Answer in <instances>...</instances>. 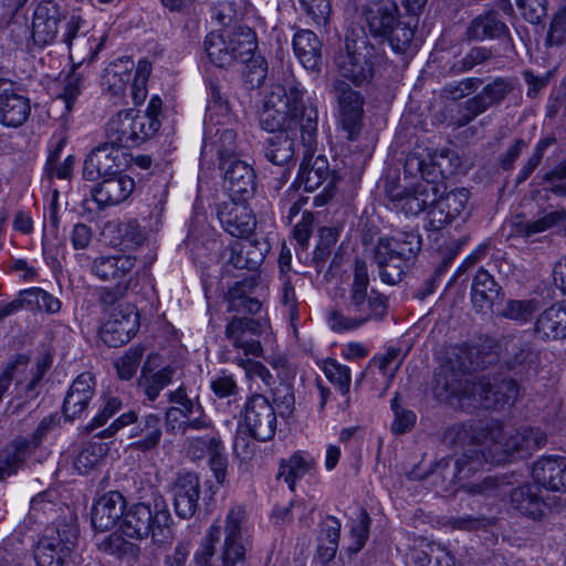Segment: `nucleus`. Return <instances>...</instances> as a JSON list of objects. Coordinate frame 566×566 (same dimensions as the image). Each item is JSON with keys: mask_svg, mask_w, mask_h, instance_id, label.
Here are the masks:
<instances>
[{"mask_svg": "<svg viewBox=\"0 0 566 566\" xmlns=\"http://www.w3.org/2000/svg\"><path fill=\"white\" fill-rule=\"evenodd\" d=\"M457 358L459 367L465 373L483 370L497 363L501 364L500 339L484 337L476 344L463 345L459 348Z\"/></svg>", "mask_w": 566, "mask_h": 566, "instance_id": "nucleus-21", "label": "nucleus"}, {"mask_svg": "<svg viewBox=\"0 0 566 566\" xmlns=\"http://www.w3.org/2000/svg\"><path fill=\"white\" fill-rule=\"evenodd\" d=\"M303 95L295 80L274 86L260 114V125L272 135L298 129L303 146L311 150L316 144L318 113L313 105H305Z\"/></svg>", "mask_w": 566, "mask_h": 566, "instance_id": "nucleus-1", "label": "nucleus"}, {"mask_svg": "<svg viewBox=\"0 0 566 566\" xmlns=\"http://www.w3.org/2000/svg\"><path fill=\"white\" fill-rule=\"evenodd\" d=\"M421 244V237L413 231L380 238L374 248L380 280L391 285L400 282L413 264Z\"/></svg>", "mask_w": 566, "mask_h": 566, "instance_id": "nucleus-5", "label": "nucleus"}, {"mask_svg": "<svg viewBox=\"0 0 566 566\" xmlns=\"http://www.w3.org/2000/svg\"><path fill=\"white\" fill-rule=\"evenodd\" d=\"M507 32L506 25L501 22L495 13L488 12L472 20L467 30L470 40L482 41L484 39H499Z\"/></svg>", "mask_w": 566, "mask_h": 566, "instance_id": "nucleus-49", "label": "nucleus"}, {"mask_svg": "<svg viewBox=\"0 0 566 566\" xmlns=\"http://www.w3.org/2000/svg\"><path fill=\"white\" fill-rule=\"evenodd\" d=\"M450 160L451 166H459V157L457 154L450 149L441 150L439 156L432 158V163H427L424 159L420 158L417 154H410L406 159V170L410 174L413 171L419 172L421 176L420 182H430L433 184L437 190L444 188V185L438 181L439 175L443 174H452L453 168L443 169V161Z\"/></svg>", "mask_w": 566, "mask_h": 566, "instance_id": "nucleus-28", "label": "nucleus"}, {"mask_svg": "<svg viewBox=\"0 0 566 566\" xmlns=\"http://www.w3.org/2000/svg\"><path fill=\"white\" fill-rule=\"evenodd\" d=\"M492 57L493 53L490 49L473 46L461 60L453 64L451 70L454 73H465L471 71L473 67L490 61Z\"/></svg>", "mask_w": 566, "mask_h": 566, "instance_id": "nucleus-61", "label": "nucleus"}, {"mask_svg": "<svg viewBox=\"0 0 566 566\" xmlns=\"http://www.w3.org/2000/svg\"><path fill=\"white\" fill-rule=\"evenodd\" d=\"M539 486L525 483L513 489L510 493V504L513 510L533 521H542L549 511L541 496Z\"/></svg>", "mask_w": 566, "mask_h": 566, "instance_id": "nucleus-33", "label": "nucleus"}, {"mask_svg": "<svg viewBox=\"0 0 566 566\" xmlns=\"http://www.w3.org/2000/svg\"><path fill=\"white\" fill-rule=\"evenodd\" d=\"M533 479L551 491H566V458L543 457L533 467Z\"/></svg>", "mask_w": 566, "mask_h": 566, "instance_id": "nucleus-38", "label": "nucleus"}, {"mask_svg": "<svg viewBox=\"0 0 566 566\" xmlns=\"http://www.w3.org/2000/svg\"><path fill=\"white\" fill-rule=\"evenodd\" d=\"M129 424H134L130 429L129 437L138 438L130 444L133 449L147 452L159 446L163 437L161 418L155 413H147L139 418L133 410L120 415L108 428L99 433V437H112L119 429Z\"/></svg>", "mask_w": 566, "mask_h": 566, "instance_id": "nucleus-13", "label": "nucleus"}, {"mask_svg": "<svg viewBox=\"0 0 566 566\" xmlns=\"http://www.w3.org/2000/svg\"><path fill=\"white\" fill-rule=\"evenodd\" d=\"M65 19L57 2H39L33 12L32 39L35 45L51 44L59 32V23Z\"/></svg>", "mask_w": 566, "mask_h": 566, "instance_id": "nucleus-25", "label": "nucleus"}, {"mask_svg": "<svg viewBox=\"0 0 566 566\" xmlns=\"http://www.w3.org/2000/svg\"><path fill=\"white\" fill-rule=\"evenodd\" d=\"M520 394V387L512 377L492 379L488 376L467 379L459 390V398L464 406V400H473L468 402V407H483L484 409L499 410L506 405L513 403Z\"/></svg>", "mask_w": 566, "mask_h": 566, "instance_id": "nucleus-8", "label": "nucleus"}, {"mask_svg": "<svg viewBox=\"0 0 566 566\" xmlns=\"http://www.w3.org/2000/svg\"><path fill=\"white\" fill-rule=\"evenodd\" d=\"M340 113V123L348 133V139H356L360 130L363 99L348 84L339 82L335 85Z\"/></svg>", "mask_w": 566, "mask_h": 566, "instance_id": "nucleus-30", "label": "nucleus"}, {"mask_svg": "<svg viewBox=\"0 0 566 566\" xmlns=\"http://www.w3.org/2000/svg\"><path fill=\"white\" fill-rule=\"evenodd\" d=\"M139 328V314L130 304H118L99 328V337L108 347L127 344Z\"/></svg>", "mask_w": 566, "mask_h": 566, "instance_id": "nucleus-17", "label": "nucleus"}, {"mask_svg": "<svg viewBox=\"0 0 566 566\" xmlns=\"http://www.w3.org/2000/svg\"><path fill=\"white\" fill-rule=\"evenodd\" d=\"M92 188L91 193L99 208L114 206L126 200L135 188L134 180L122 172H116Z\"/></svg>", "mask_w": 566, "mask_h": 566, "instance_id": "nucleus-31", "label": "nucleus"}, {"mask_svg": "<svg viewBox=\"0 0 566 566\" xmlns=\"http://www.w3.org/2000/svg\"><path fill=\"white\" fill-rule=\"evenodd\" d=\"M117 231L120 243L128 249L139 247L146 240L145 229L134 219L119 223Z\"/></svg>", "mask_w": 566, "mask_h": 566, "instance_id": "nucleus-63", "label": "nucleus"}, {"mask_svg": "<svg viewBox=\"0 0 566 566\" xmlns=\"http://www.w3.org/2000/svg\"><path fill=\"white\" fill-rule=\"evenodd\" d=\"M77 528L71 522H59L45 530L34 549L38 566H62L77 542Z\"/></svg>", "mask_w": 566, "mask_h": 566, "instance_id": "nucleus-11", "label": "nucleus"}, {"mask_svg": "<svg viewBox=\"0 0 566 566\" xmlns=\"http://www.w3.org/2000/svg\"><path fill=\"white\" fill-rule=\"evenodd\" d=\"M424 2H401L403 12L397 2H369L363 15L374 36L388 42L396 53H405L415 36L418 17Z\"/></svg>", "mask_w": 566, "mask_h": 566, "instance_id": "nucleus-4", "label": "nucleus"}, {"mask_svg": "<svg viewBox=\"0 0 566 566\" xmlns=\"http://www.w3.org/2000/svg\"><path fill=\"white\" fill-rule=\"evenodd\" d=\"M221 532L220 525L213 524L210 526L193 554L195 566H219L221 564V555L216 557V544L220 539Z\"/></svg>", "mask_w": 566, "mask_h": 566, "instance_id": "nucleus-51", "label": "nucleus"}, {"mask_svg": "<svg viewBox=\"0 0 566 566\" xmlns=\"http://www.w3.org/2000/svg\"><path fill=\"white\" fill-rule=\"evenodd\" d=\"M345 50V54L335 59L339 74L356 85L369 83L374 76L377 53L361 27L347 29Z\"/></svg>", "mask_w": 566, "mask_h": 566, "instance_id": "nucleus-7", "label": "nucleus"}, {"mask_svg": "<svg viewBox=\"0 0 566 566\" xmlns=\"http://www.w3.org/2000/svg\"><path fill=\"white\" fill-rule=\"evenodd\" d=\"M510 482L505 476H486L479 482H468L461 485V489L471 495H481L485 497L502 496L506 493V486Z\"/></svg>", "mask_w": 566, "mask_h": 566, "instance_id": "nucleus-54", "label": "nucleus"}, {"mask_svg": "<svg viewBox=\"0 0 566 566\" xmlns=\"http://www.w3.org/2000/svg\"><path fill=\"white\" fill-rule=\"evenodd\" d=\"M437 200V188L430 182H418L412 189H407L397 203L405 213L417 216Z\"/></svg>", "mask_w": 566, "mask_h": 566, "instance_id": "nucleus-46", "label": "nucleus"}, {"mask_svg": "<svg viewBox=\"0 0 566 566\" xmlns=\"http://www.w3.org/2000/svg\"><path fill=\"white\" fill-rule=\"evenodd\" d=\"M50 368V361L42 359L31 370V378L24 382L19 374L15 381V396L9 401L7 412L10 415H19L27 406L28 402L35 399L40 395L41 381Z\"/></svg>", "mask_w": 566, "mask_h": 566, "instance_id": "nucleus-35", "label": "nucleus"}, {"mask_svg": "<svg viewBox=\"0 0 566 566\" xmlns=\"http://www.w3.org/2000/svg\"><path fill=\"white\" fill-rule=\"evenodd\" d=\"M312 468V463L300 453L293 454L289 460L282 461L277 479H284L293 491L296 480L303 478Z\"/></svg>", "mask_w": 566, "mask_h": 566, "instance_id": "nucleus-58", "label": "nucleus"}, {"mask_svg": "<svg viewBox=\"0 0 566 566\" xmlns=\"http://www.w3.org/2000/svg\"><path fill=\"white\" fill-rule=\"evenodd\" d=\"M313 151L314 148L306 149V155L300 166L297 182L304 187L305 191H314L324 186L323 191L315 197L316 206H322L334 197L335 185L339 177L335 171L329 170L326 157L317 156L313 159L312 155L308 156V153Z\"/></svg>", "mask_w": 566, "mask_h": 566, "instance_id": "nucleus-14", "label": "nucleus"}, {"mask_svg": "<svg viewBox=\"0 0 566 566\" xmlns=\"http://www.w3.org/2000/svg\"><path fill=\"white\" fill-rule=\"evenodd\" d=\"M501 366L518 377L535 369L537 356L532 346L516 335L500 338Z\"/></svg>", "mask_w": 566, "mask_h": 566, "instance_id": "nucleus-20", "label": "nucleus"}, {"mask_svg": "<svg viewBox=\"0 0 566 566\" xmlns=\"http://www.w3.org/2000/svg\"><path fill=\"white\" fill-rule=\"evenodd\" d=\"M295 57L304 69L319 72L322 66V41L311 30H298L292 41Z\"/></svg>", "mask_w": 566, "mask_h": 566, "instance_id": "nucleus-42", "label": "nucleus"}, {"mask_svg": "<svg viewBox=\"0 0 566 566\" xmlns=\"http://www.w3.org/2000/svg\"><path fill=\"white\" fill-rule=\"evenodd\" d=\"M136 258L128 254L99 255L91 264V271L104 282L130 284Z\"/></svg>", "mask_w": 566, "mask_h": 566, "instance_id": "nucleus-27", "label": "nucleus"}, {"mask_svg": "<svg viewBox=\"0 0 566 566\" xmlns=\"http://www.w3.org/2000/svg\"><path fill=\"white\" fill-rule=\"evenodd\" d=\"M125 509L126 501L119 492L112 491L102 495L92 509V526L98 532L112 530L119 520L123 521Z\"/></svg>", "mask_w": 566, "mask_h": 566, "instance_id": "nucleus-32", "label": "nucleus"}, {"mask_svg": "<svg viewBox=\"0 0 566 566\" xmlns=\"http://www.w3.org/2000/svg\"><path fill=\"white\" fill-rule=\"evenodd\" d=\"M222 258L226 265H232L239 270L255 271L264 260V252L252 241H235L224 250Z\"/></svg>", "mask_w": 566, "mask_h": 566, "instance_id": "nucleus-44", "label": "nucleus"}, {"mask_svg": "<svg viewBox=\"0 0 566 566\" xmlns=\"http://www.w3.org/2000/svg\"><path fill=\"white\" fill-rule=\"evenodd\" d=\"M502 433L500 434L497 441L503 447V451L509 454H520L521 457H525L531 453L533 450L541 448L546 443V434L537 428H532L528 426H521L512 430L507 437H505L504 442L501 441Z\"/></svg>", "mask_w": 566, "mask_h": 566, "instance_id": "nucleus-39", "label": "nucleus"}, {"mask_svg": "<svg viewBox=\"0 0 566 566\" xmlns=\"http://www.w3.org/2000/svg\"><path fill=\"white\" fill-rule=\"evenodd\" d=\"M227 43L230 45L232 62L239 61L247 64L249 69L247 77L253 86L263 84L268 66L265 60L255 54L258 49V40L255 32L245 25H235L227 31Z\"/></svg>", "mask_w": 566, "mask_h": 566, "instance_id": "nucleus-12", "label": "nucleus"}, {"mask_svg": "<svg viewBox=\"0 0 566 566\" xmlns=\"http://www.w3.org/2000/svg\"><path fill=\"white\" fill-rule=\"evenodd\" d=\"M501 426L496 422L484 424L481 421L457 423L448 428L442 441L451 448L463 449L451 467L452 459L443 458L432 468V474H440L443 479L449 476L450 482H462L480 471L489 462L481 449L488 440L497 441Z\"/></svg>", "mask_w": 566, "mask_h": 566, "instance_id": "nucleus-2", "label": "nucleus"}, {"mask_svg": "<svg viewBox=\"0 0 566 566\" xmlns=\"http://www.w3.org/2000/svg\"><path fill=\"white\" fill-rule=\"evenodd\" d=\"M99 549L106 554L113 555L117 558L132 557L136 558L139 555V546L126 541L120 534L112 533L99 543Z\"/></svg>", "mask_w": 566, "mask_h": 566, "instance_id": "nucleus-59", "label": "nucleus"}, {"mask_svg": "<svg viewBox=\"0 0 566 566\" xmlns=\"http://www.w3.org/2000/svg\"><path fill=\"white\" fill-rule=\"evenodd\" d=\"M324 373L342 395L346 396L349 392L350 369L347 366L338 364L335 359H327L324 364Z\"/></svg>", "mask_w": 566, "mask_h": 566, "instance_id": "nucleus-60", "label": "nucleus"}, {"mask_svg": "<svg viewBox=\"0 0 566 566\" xmlns=\"http://www.w3.org/2000/svg\"><path fill=\"white\" fill-rule=\"evenodd\" d=\"M538 310L539 301L536 298L509 300L497 315L506 319L527 323Z\"/></svg>", "mask_w": 566, "mask_h": 566, "instance_id": "nucleus-53", "label": "nucleus"}, {"mask_svg": "<svg viewBox=\"0 0 566 566\" xmlns=\"http://www.w3.org/2000/svg\"><path fill=\"white\" fill-rule=\"evenodd\" d=\"M172 518L163 496L151 502H138L125 509L120 530L130 538L143 539L151 536L153 541L164 544L172 538Z\"/></svg>", "mask_w": 566, "mask_h": 566, "instance_id": "nucleus-6", "label": "nucleus"}, {"mask_svg": "<svg viewBox=\"0 0 566 566\" xmlns=\"http://www.w3.org/2000/svg\"><path fill=\"white\" fill-rule=\"evenodd\" d=\"M218 219L223 229L235 238H245L255 228V219L247 200L230 198L218 206Z\"/></svg>", "mask_w": 566, "mask_h": 566, "instance_id": "nucleus-23", "label": "nucleus"}, {"mask_svg": "<svg viewBox=\"0 0 566 566\" xmlns=\"http://www.w3.org/2000/svg\"><path fill=\"white\" fill-rule=\"evenodd\" d=\"M94 378L91 374H81L71 385L64 398L62 411L66 420L80 418L94 396Z\"/></svg>", "mask_w": 566, "mask_h": 566, "instance_id": "nucleus-37", "label": "nucleus"}, {"mask_svg": "<svg viewBox=\"0 0 566 566\" xmlns=\"http://www.w3.org/2000/svg\"><path fill=\"white\" fill-rule=\"evenodd\" d=\"M171 403L165 412V427L169 433L186 434L189 430H207L211 420L206 415L198 399L189 398L186 387L179 386L168 394Z\"/></svg>", "mask_w": 566, "mask_h": 566, "instance_id": "nucleus-9", "label": "nucleus"}, {"mask_svg": "<svg viewBox=\"0 0 566 566\" xmlns=\"http://www.w3.org/2000/svg\"><path fill=\"white\" fill-rule=\"evenodd\" d=\"M175 374L176 368L169 365L154 370L147 360L142 368L138 387L149 401H154L160 391L171 384Z\"/></svg>", "mask_w": 566, "mask_h": 566, "instance_id": "nucleus-45", "label": "nucleus"}, {"mask_svg": "<svg viewBox=\"0 0 566 566\" xmlns=\"http://www.w3.org/2000/svg\"><path fill=\"white\" fill-rule=\"evenodd\" d=\"M245 518V511L240 507H232L226 517L224 543L221 552V564L219 566H243L248 552L247 543L242 537V523Z\"/></svg>", "mask_w": 566, "mask_h": 566, "instance_id": "nucleus-19", "label": "nucleus"}, {"mask_svg": "<svg viewBox=\"0 0 566 566\" xmlns=\"http://www.w3.org/2000/svg\"><path fill=\"white\" fill-rule=\"evenodd\" d=\"M144 352L145 348L143 346H135L116 360L115 367L122 379L128 380L136 374Z\"/></svg>", "mask_w": 566, "mask_h": 566, "instance_id": "nucleus-62", "label": "nucleus"}, {"mask_svg": "<svg viewBox=\"0 0 566 566\" xmlns=\"http://www.w3.org/2000/svg\"><path fill=\"white\" fill-rule=\"evenodd\" d=\"M471 300L473 306L481 312L492 310L495 304L503 300L501 285L484 269H479L473 277Z\"/></svg>", "mask_w": 566, "mask_h": 566, "instance_id": "nucleus-41", "label": "nucleus"}, {"mask_svg": "<svg viewBox=\"0 0 566 566\" xmlns=\"http://www.w3.org/2000/svg\"><path fill=\"white\" fill-rule=\"evenodd\" d=\"M176 514L181 518H190L198 509L200 496L199 478L193 473L177 476L170 488Z\"/></svg>", "mask_w": 566, "mask_h": 566, "instance_id": "nucleus-29", "label": "nucleus"}, {"mask_svg": "<svg viewBox=\"0 0 566 566\" xmlns=\"http://www.w3.org/2000/svg\"><path fill=\"white\" fill-rule=\"evenodd\" d=\"M514 88L512 78L495 77L485 84L479 93L459 105L457 114L451 118V125L457 129L467 126L490 108L500 106Z\"/></svg>", "mask_w": 566, "mask_h": 566, "instance_id": "nucleus-10", "label": "nucleus"}, {"mask_svg": "<svg viewBox=\"0 0 566 566\" xmlns=\"http://www.w3.org/2000/svg\"><path fill=\"white\" fill-rule=\"evenodd\" d=\"M533 335L544 342L566 339V303L544 310L534 323Z\"/></svg>", "mask_w": 566, "mask_h": 566, "instance_id": "nucleus-36", "label": "nucleus"}, {"mask_svg": "<svg viewBox=\"0 0 566 566\" xmlns=\"http://www.w3.org/2000/svg\"><path fill=\"white\" fill-rule=\"evenodd\" d=\"M340 536V522L334 516H327L321 524L318 556L324 562L332 560L337 552Z\"/></svg>", "mask_w": 566, "mask_h": 566, "instance_id": "nucleus-50", "label": "nucleus"}, {"mask_svg": "<svg viewBox=\"0 0 566 566\" xmlns=\"http://www.w3.org/2000/svg\"><path fill=\"white\" fill-rule=\"evenodd\" d=\"M227 31L223 33L210 32L205 40V50L210 61L219 67L228 66L232 63L230 45L227 43Z\"/></svg>", "mask_w": 566, "mask_h": 566, "instance_id": "nucleus-52", "label": "nucleus"}, {"mask_svg": "<svg viewBox=\"0 0 566 566\" xmlns=\"http://www.w3.org/2000/svg\"><path fill=\"white\" fill-rule=\"evenodd\" d=\"M415 566H454L453 555L440 544L430 542L411 549Z\"/></svg>", "mask_w": 566, "mask_h": 566, "instance_id": "nucleus-48", "label": "nucleus"}, {"mask_svg": "<svg viewBox=\"0 0 566 566\" xmlns=\"http://www.w3.org/2000/svg\"><path fill=\"white\" fill-rule=\"evenodd\" d=\"M566 43V3L562 6L554 14L548 34L546 36V44L549 46H559Z\"/></svg>", "mask_w": 566, "mask_h": 566, "instance_id": "nucleus-64", "label": "nucleus"}, {"mask_svg": "<svg viewBox=\"0 0 566 566\" xmlns=\"http://www.w3.org/2000/svg\"><path fill=\"white\" fill-rule=\"evenodd\" d=\"M268 329L269 325L265 321L235 315L226 325L224 335L232 346L242 349L245 356L261 357L263 347L258 337Z\"/></svg>", "mask_w": 566, "mask_h": 566, "instance_id": "nucleus-16", "label": "nucleus"}, {"mask_svg": "<svg viewBox=\"0 0 566 566\" xmlns=\"http://www.w3.org/2000/svg\"><path fill=\"white\" fill-rule=\"evenodd\" d=\"M295 130H281L270 135L263 142V153L266 160L273 165L283 167V176L289 170V165L295 157Z\"/></svg>", "mask_w": 566, "mask_h": 566, "instance_id": "nucleus-40", "label": "nucleus"}, {"mask_svg": "<svg viewBox=\"0 0 566 566\" xmlns=\"http://www.w3.org/2000/svg\"><path fill=\"white\" fill-rule=\"evenodd\" d=\"M224 119H230L228 101L222 96L220 87L214 83H210L205 123L221 124V120Z\"/></svg>", "mask_w": 566, "mask_h": 566, "instance_id": "nucleus-55", "label": "nucleus"}, {"mask_svg": "<svg viewBox=\"0 0 566 566\" xmlns=\"http://www.w3.org/2000/svg\"><path fill=\"white\" fill-rule=\"evenodd\" d=\"M368 266L357 259L353 270V282L346 297L345 312L333 310L327 315V323L335 333L359 328L370 321H382L387 316L389 298L369 286Z\"/></svg>", "mask_w": 566, "mask_h": 566, "instance_id": "nucleus-3", "label": "nucleus"}, {"mask_svg": "<svg viewBox=\"0 0 566 566\" xmlns=\"http://www.w3.org/2000/svg\"><path fill=\"white\" fill-rule=\"evenodd\" d=\"M129 115H132V111H120L106 125L105 143L118 151L122 148L135 147Z\"/></svg>", "mask_w": 566, "mask_h": 566, "instance_id": "nucleus-47", "label": "nucleus"}, {"mask_svg": "<svg viewBox=\"0 0 566 566\" xmlns=\"http://www.w3.org/2000/svg\"><path fill=\"white\" fill-rule=\"evenodd\" d=\"M219 168L223 171V187L230 198L248 200L254 193L256 176L248 163L237 158L219 164Z\"/></svg>", "mask_w": 566, "mask_h": 566, "instance_id": "nucleus-22", "label": "nucleus"}, {"mask_svg": "<svg viewBox=\"0 0 566 566\" xmlns=\"http://www.w3.org/2000/svg\"><path fill=\"white\" fill-rule=\"evenodd\" d=\"M30 112V101L18 94L12 83L3 82L0 90V123L8 127H19L29 118Z\"/></svg>", "mask_w": 566, "mask_h": 566, "instance_id": "nucleus-34", "label": "nucleus"}, {"mask_svg": "<svg viewBox=\"0 0 566 566\" xmlns=\"http://www.w3.org/2000/svg\"><path fill=\"white\" fill-rule=\"evenodd\" d=\"M82 24V17L72 14L65 22L62 33V42L70 50V59L74 69L80 67L86 62L92 63L106 41V35H102L97 39L94 34H90L88 32L78 34Z\"/></svg>", "mask_w": 566, "mask_h": 566, "instance_id": "nucleus-15", "label": "nucleus"}, {"mask_svg": "<svg viewBox=\"0 0 566 566\" xmlns=\"http://www.w3.org/2000/svg\"><path fill=\"white\" fill-rule=\"evenodd\" d=\"M444 188L437 190V200L444 208L447 216L452 220L457 219L464 211L470 198V191L467 188H460L443 195Z\"/></svg>", "mask_w": 566, "mask_h": 566, "instance_id": "nucleus-57", "label": "nucleus"}, {"mask_svg": "<svg viewBox=\"0 0 566 566\" xmlns=\"http://www.w3.org/2000/svg\"><path fill=\"white\" fill-rule=\"evenodd\" d=\"M33 452L29 449L27 437L18 436L0 449V482L15 475Z\"/></svg>", "mask_w": 566, "mask_h": 566, "instance_id": "nucleus-43", "label": "nucleus"}, {"mask_svg": "<svg viewBox=\"0 0 566 566\" xmlns=\"http://www.w3.org/2000/svg\"><path fill=\"white\" fill-rule=\"evenodd\" d=\"M123 154L115 147L103 143L91 150L83 164V177L88 181H96L119 171L120 156Z\"/></svg>", "mask_w": 566, "mask_h": 566, "instance_id": "nucleus-26", "label": "nucleus"}, {"mask_svg": "<svg viewBox=\"0 0 566 566\" xmlns=\"http://www.w3.org/2000/svg\"><path fill=\"white\" fill-rule=\"evenodd\" d=\"M228 120H221V124L205 123L206 129L201 155L208 156L216 153L219 164L237 159V133L231 128L224 127Z\"/></svg>", "mask_w": 566, "mask_h": 566, "instance_id": "nucleus-24", "label": "nucleus"}, {"mask_svg": "<svg viewBox=\"0 0 566 566\" xmlns=\"http://www.w3.org/2000/svg\"><path fill=\"white\" fill-rule=\"evenodd\" d=\"M243 424L255 440L269 441L274 437L276 415L265 396L256 394L245 402Z\"/></svg>", "mask_w": 566, "mask_h": 566, "instance_id": "nucleus-18", "label": "nucleus"}, {"mask_svg": "<svg viewBox=\"0 0 566 566\" xmlns=\"http://www.w3.org/2000/svg\"><path fill=\"white\" fill-rule=\"evenodd\" d=\"M132 111L129 122L133 130L135 147L151 138L160 128L159 118H150L148 115H142L140 112Z\"/></svg>", "mask_w": 566, "mask_h": 566, "instance_id": "nucleus-56", "label": "nucleus"}]
</instances>
